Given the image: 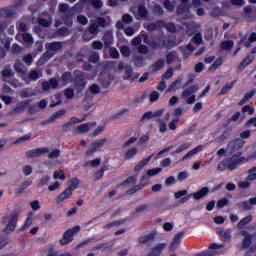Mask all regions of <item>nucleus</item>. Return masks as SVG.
Returning a JSON list of instances; mask_svg holds the SVG:
<instances>
[{
    "label": "nucleus",
    "instance_id": "1",
    "mask_svg": "<svg viewBox=\"0 0 256 256\" xmlns=\"http://www.w3.org/2000/svg\"><path fill=\"white\" fill-rule=\"evenodd\" d=\"M247 163V158L242 156L241 152H237L236 154L232 155L229 158L222 160L218 166V171H235V169H239L241 165Z\"/></svg>",
    "mask_w": 256,
    "mask_h": 256
},
{
    "label": "nucleus",
    "instance_id": "2",
    "mask_svg": "<svg viewBox=\"0 0 256 256\" xmlns=\"http://www.w3.org/2000/svg\"><path fill=\"white\" fill-rule=\"evenodd\" d=\"M63 49V42H50L46 44V52L42 55V57L38 60L40 65L43 63H47L50 59H53V56L57 53V51H61Z\"/></svg>",
    "mask_w": 256,
    "mask_h": 256
},
{
    "label": "nucleus",
    "instance_id": "3",
    "mask_svg": "<svg viewBox=\"0 0 256 256\" xmlns=\"http://www.w3.org/2000/svg\"><path fill=\"white\" fill-rule=\"evenodd\" d=\"M81 231V226H74L73 228H69L66 232H64L62 238L59 243L62 246L69 245L72 243L74 235H77Z\"/></svg>",
    "mask_w": 256,
    "mask_h": 256
},
{
    "label": "nucleus",
    "instance_id": "4",
    "mask_svg": "<svg viewBox=\"0 0 256 256\" xmlns=\"http://www.w3.org/2000/svg\"><path fill=\"white\" fill-rule=\"evenodd\" d=\"M199 91V84H194L182 92V98L186 99L188 105L195 103V93Z\"/></svg>",
    "mask_w": 256,
    "mask_h": 256
},
{
    "label": "nucleus",
    "instance_id": "5",
    "mask_svg": "<svg viewBox=\"0 0 256 256\" xmlns=\"http://www.w3.org/2000/svg\"><path fill=\"white\" fill-rule=\"evenodd\" d=\"M18 221H19V214L17 212L10 214L9 221L6 227L3 229V233H5L6 235H9V233H13V231L17 229Z\"/></svg>",
    "mask_w": 256,
    "mask_h": 256
},
{
    "label": "nucleus",
    "instance_id": "6",
    "mask_svg": "<svg viewBox=\"0 0 256 256\" xmlns=\"http://www.w3.org/2000/svg\"><path fill=\"white\" fill-rule=\"evenodd\" d=\"M253 205H256V197L240 201L236 204V207L240 213H245V211H251V209H253Z\"/></svg>",
    "mask_w": 256,
    "mask_h": 256
},
{
    "label": "nucleus",
    "instance_id": "7",
    "mask_svg": "<svg viewBox=\"0 0 256 256\" xmlns=\"http://www.w3.org/2000/svg\"><path fill=\"white\" fill-rule=\"evenodd\" d=\"M240 235L244 237L242 240V249H249L253 243V237L256 239V232L251 234L247 230H241Z\"/></svg>",
    "mask_w": 256,
    "mask_h": 256
},
{
    "label": "nucleus",
    "instance_id": "8",
    "mask_svg": "<svg viewBox=\"0 0 256 256\" xmlns=\"http://www.w3.org/2000/svg\"><path fill=\"white\" fill-rule=\"evenodd\" d=\"M31 105V100H24L16 104L15 108L9 112L10 116L22 115L25 113V109Z\"/></svg>",
    "mask_w": 256,
    "mask_h": 256
},
{
    "label": "nucleus",
    "instance_id": "9",
    "mask_svg": "<svg viewBox=\"0 0 256 256\" xmlns=\"http://www.w3.org/2000/svg\"><path fill=\"white\" fill-rule=\"evenodd\" d=\"M107 143V138L99 139L91 143V148L86 151L87 157H91L94 153H97L99 149H102L103 145Z\"/></svg>",
    "mask_w": 256,
    "mask_h": 256
},
{
    "label": "nucleus",
    "instance_id": "10",
    "mask_svg": "<svg viewBox=\"0 0 256 256\" xmlns=\"http://www.w3.org/2000/svg\"><path fill=\"white\" fill-rule=\"evenodd\" d=\"M75 77L73 79L76 87H79V89H85V85H87V82L85 81V74L81 71H74Z\"/></svg>",
    "mask_w": 256,
    "mask_h": 256
},
{
    "label": "nucleus",
    "instance_id": "11",
    "mask_svg": "<svg viewBox=\"0 0 256 256\" xmlns=\"http://www.w3.org/2000/svg\"><path fill=\"white\" fill-rule=\"evenodd\" d=\"M181 4H179L176 8L177 15H185V13H191V4L189 0H180Z\"/></svg>",
    "mask_w": 256,
    "mask_h": 256
},
{
    "label": "nucleus",
    "instance_id": "12",
    "mask_svg": "<svg viewBox=\"0 0 256 256\" xmlns=\"http://www.w3.org/2000/svg\"><path fill=\"white\" fill-rule=\"evenodd\" d=\"M73 197V192L69 190V188H66L62 193H60L56 199L55 203L56 205H61L63 201H67V199H71Z\"/></svg>",
    "mask_w": 256,
    "mask_h": 256
},
{
    "label": "nucleus",
    "instance_id": "13",
    "mask_svg": "<svg viewBox=\"0 0 256 256\" xmlns=\"http://www.w3.org/2000/svg\"><path fill=\"white\" fill-rule=\"evenodd\" d=\"M65 113H67L65 109L58 110L57 112L52 114L47 120L43 121L42 125H49V123H55V121H57V119H61V117H63Z\"/></svg>",
    "mask_w": 256,
    "mask_h": 256
},
{
    "label": "nucleus",
    "instance_id": "14",
    "mask_svg": "<svg viewBox=\"0 0 256 256\" xmlns=\"http://www.w3.org/2000/svg\"><path fill=\"white\" fill-rule=\"evenodd\" d=\"M43 91H49V89H59V80L51 78L49 81L42 82Z\"/></svg>",
    "mask_w": 256,
    "mask_h": 256
},
{
    "label": "nucleus",
    "instance_id": "15",
    "mask_svg": "<svg viewBox=\"0 0 256 256\" xmlns=\"http://www.w3.org/2000/svg\"><path fill=\"white\" fill-rule=\"evenodd\" d=\"M45 153H49V148H38L35 150H29L26 152V156L28 159H33L34 157H41V155H45Z\"/></svg>",
    "mask_w": 256,
    "mask_h": 256
},
{
    "label": "nucleus",
    "instance_id": "16",
    "mask_svg": "<svg viewBox=\"0 0 256 256\" xmlns=\"http://www.w3.org/2000/svg\"><path fill=\"white\" fill-rule=\"evenodd\" d=\"M163 27H165V21L157 20L156 22L147 24L145 29L149 31V33H153V31H157V29H163Z\"/></svg>",
    "mask_w": 256,
    "mask_h": 256
},
{
    "label": "nucleus",
    "instance_id": "17",
    "mask_svg": "<svg viewBox=\"0 0 256 256\" xmlns=\"http://www.w3.org/2000/svg\"><path fill=\"white\" fill-rule=\"evenodd\" d=\"M184 235H185V232H179L174 236V238L169 246L170 251H175L177 249V247H179V245H181V240L183 239Z\"/></svg>",
    "mask_w": 256,
    "mask_h": 256
},
{
    "label": "nucleus",
    "instance_id": "18",
    "mask_svg": "<svg viewBox=\"0 0 256 256\" xmlns=\"http://www.w3.org/2000/svg\"><path fill=\"white\" fill-rule=\"evenodd\" d=\"M207 195H209V187L207 186L203 187L197 192L191 193L194 201H199L200 199H203V197H207Z\"/></svg>",
    "mask_w": 256,
    "mask_h": 256
},
{
    "label": "nucleus",
    "instance_id": "19",
    "mask_svg": "<svg viewBox=\"0 0 256 256\" xmlns=\"http://www.w3.org/2000/svg\"><path fill=\"white\" fill-rule=\"evenodd\" d=\"M90 125L93 127L97 125V122L94 123H85L82 125H79L77 128V131H74L75 135H83L85 133H89Z\"/></svg>",
    "mask_w": 256,
    "mask_h": 256
},
{
    "label": "nucleus",
    "instance_id": "20",
    "mask_svg": "<svg viewBox=\"0 0 256 256\" xmlns=\"http://www.w3.org/2000/svg\"><path fill=\"white\" fill-rule=\"evenodd\" d=\"M155 237H157V231H153L147 235L140 236L139 243H140V245H145L146 243H149L150 241H154Z\"/></svg>",
    "mask_w": 256,
    "mask_h": 256
},
{
    "label": "nucleus",
    "instance_id": "21",
    "mask_svg": "<svg viewBox=\"0 0 256 256\" xmlns=\"http://www.w3.org/2000/svg\"><path fill=\"white\" fill-rule=\"evenodd\" d=\"M255 94H256V89H252L251 91L246 92L244 97L238 102V105L240 107L245 105L247 101H251V99H253Z\"/></svg>",
    "mask_w": 256,
    "mask_h": 256
},
{
    "label": "nucleus",
    "instance_id": "22",
    "mask_svg": "<svg viewBox=\"0 0 256 256\" xmlns=\"http://www.w3.org/2000/svg\"><path fill=\"white\" fill-rule=\"evenodd\" d=\"M254 60H255V56H251V55L244 58L238 66L239 71H245L246 67H248V65H251L252 61Z\"/></svg>",
    "mask_w": 256,
    "mask_h": 256
},
{
    "label": "nucleus",
    "instance_id": "23",
    "mask_svg": "<svg viewBox=\"0 0 256 256\" xmlns=\"http://www.w3.org/2000/svg\"><path fill=\"white\" fill-rule=\"evenodd\" d=\"M60 81L62 82V85H69V83H73V73L69 71L64 72L60 77Z\"/></svg>",
    "mask_w": 256,
    "mask_h": 256
},
{
    "label": "nucleus",
    "instance_id": "24",
    "mask_svg": "<svg viewBox=\"0 0 256 256\" xmlns=\"http://www.w3.org/2000/svg\"><path fill=\"white\" fill-rule=\"evenodd\" d=\"M104 47H111L113 45V32L106 31L103 35Z\"/></svg>",
    "mask_w": 256,
    "mask_h": 256
},
{
    "label": "nucleus",
    "instance_id": "25",
    "mask_svg": "<svg viewBox=\"0 0 256 256\" xmlns=\"http://www.w3.org/2000/svg\"><path fill=\"white\" fill-rule=\"evenodd\" d=\"M14 69L18 75H27V68L23 65V62L17 60L14 64Z\"/></svg>",
    "mask_w": 256,
    "mask_h": 256
},
{
    "label": "nucleus",
    "instance_id": "26",
    "mask_svg": "<svg viewBox=\"0 0 256 256\" xmlns=\"http://www.w3.org/2000/svg\"><path fill=\"white\" fill-rule=\"evenodd\" d=\"M167 247V243H159L156 246H154L152 248V250L150 251V253H153L154 255H159L161 256V254L163 253V251H165V248Z\"/></svg>",
    "mask_w": 256,
    "mask_h": 256
},
{
    "label": "nucleus",
    "instance_id": "27",
    "mask_svg": "<svg viewBox=\"0 0 256 256\" xmlns=\"http://www.w3.org/2000/svg\"><path fill=\"white\" fill-rule=\"evenodd\" d=\"M137 153H139V149L137 147H132L128 149L124 154L125 161H129V159H133Z\"/></svg>",
    "mask_w": 256,
    "mask_h": 256
},
{
    "label": "nucleus",
    "instance_id": "28",
    "mask_svg": "<svg viewBox=\"0 0 256 256\" xmlns=\"http://www.w3.org/2000/svg\"><path fill=\"white\" fill-rule=\"evenodd\" d=\"M235 47V42L233 40H226L220 43V49L222 51H231Z\"/></svg>",
    "mask_w": 256,
    "mask_h": 256
},
{
    "label": "nucleus",
    "instance_id": "29",
    "mask_svg": "<svg viewBox=\"0 0 256 256\" xmlns=\"http://www.w3.org/2000/svg\"><path fill=\"white\" fill-rule=\"evenodd\" d=\"M229 135H231V130H224L222 134L216 138V143H218L219 145H223L225 143V140L229 138Z\"/></svg>",
    "mask_w": 256,
    "mask_h": 256
},
{
    "label": "nucleus",
    "instance_id": "30",
    "mask_svg": "<svg viewBox=\"0 0 256 256\" xmlns=\"http://www.w3.org/2000/svg\"><path fill=\"white\" fill-rule=\"evenodd\" d=\"M218 235L222 237L223 241H231V229H218L217 230Z\"/></svg>",
    "mask_w": 256,
    "mask_h": 256
},
{
    "label": "nucleus",
    "instance_id": "31",
    "mask_svg": "<svg viewBox=\"0 0 256 256\" xmlns=\"http://www.w3.org/2000/svg\"><path fill=\"white\" fill-rule=\"evenodd\" d=\"M243 145H245V142L241 138H237L234 141H231L228 144V147H232L233 149L239 150L242 149Z\"/></svg>",
    "mask_w": 256,
    "mask_h": 256
},
{
    "label": "nucleus",
    "instance_id": "32",
    "mask_svg": "<svg viewBox=\"0 0 256 256\" xmlns=\"http://www.w3.org/2000/svg\"><path fill=\"white\" fill-rule=\"evenodd\" d=\"M149 161H151V156H148L147 158L142 159V160L134 167L135 173H139V171H141L146 165L149 164Z\"/></svg>",
    "mask_w": 256,
    "mask_h": 256
},
{
    "label": "nucleus",
    "instance_id": "33",
    "mask_svg": "<svg viewBox=\"0 0 256 256\" xmlns=\"http://www.w3.org/2000/svg\"><path fill=\"white\" fill-rule=\"evenodd\" d=\"M145 187H147V183H140V184L130 188L129 190H127L126 195H135V193H137V191H141V189H145Z\"/></svg>",
    "mask_w": 256,
    "mask_h": 256
},
{
    "label": "nucleus",
    "instance_id": "34",
    "mask_svg": "<svg viewBox=\"0 0 256 256\" xmlns=\"http://www.w3.org/2000/svg\"><path fill=\"white\" fill-rule=\"evenodd\" d=\"M165 67V60L158 59L156 62L152 64L153 73H157V71H161Z\"/></svg>",
    "mask_w": 256,
    "mask_h": 256
},
{
    "label": "nucleus",
    "instance_id": "35",
    "mask_svg": "<svg viewBox=\"0 0 256 256\" xmlns=\"http://www.w3.org/2000/svg\"><path fill=\"white\" fill-rule=\"evenodd\" d=\"M251 221H253V216L252 215H248L244 218H242L238 224H237V228L238 229H243V227H245L246 225H249V223H251Z\"/></svg>",
    "mask_w": 256,
    "mask_h": 256
},
{
    "label": "nucleus",
    "instance_id": "36",
    "mask_svg": "<svg viewBox=\"0 0 256 256\" xmlns=\"http://www.w3.org/2000/svg\"><path fill=\"white\" fill-rule=\"evenodd\" d=\"M80 183L81 181L79 180V178L73 177L72 179H70L69 186L67 187V189H69L73 193L75 189L79 187Z\"/></svg>",
    "mask_w": 256,
    "mask_h": 256
},
{
    "label": "nucleus",
    "instance_id": "37",
    "mask_svg": "<svg viewBox=\"0 0 256 256\" xmlns=\"http://www.w3.org/2000/svg\"><path fill=\"white\" fill-rule=\"evenodd\" d=\"M189 147H191V142H186L180 145L174 152L171 153V155H177L179 153H183V151H187Z\"/></svg>",
    "mask_w": 256,
    "mask_h": 256
},
{
    "label": "nucleus",
    "instance_id": "38",
    "mask_svg": "<svg viewBox=\"0 0 256 256\" xmlns=\"http://www.w3.org/2000/svg\"><path fill=\"white\" fill-rule=\"evenodd\" d=\"M182 81H183V78L178 77L174 82L170 84L166 93H171V91H175V89H177V85H181Z\"/></svg>",
    "mask_w": 256,
    "mask_h": 256
},
{
    "label": "nucleus",
    "instance_id": "39",
    "mask_svg": "<svg viewBox=\"0 0 256 256\" xmlns=\"http://www.w3.org/2000/svg\"><path fill=\"white\" fill-rule=\"evenodd\" d=\"M203 151V145H199L197 147H195L194 149H192L191 151H189L184 157L183 159H187L189 157H193V155H197V153Z\"/></svg>",
    "mask_w": 256,
    "mask_h": 256
},
{
    "label": "nucleus",
    "instance_id": "40",
    "mask_svg": "<svg viewBox=\"0 0 256 256\" xmlns=\"http://www.w3.org/2000/svg\"><path fill=\"white\" fill-rule=\"evenodd\" d=\"M244 13L248 17L247 21H255L256 17L251 16V13H253V8L250 5L244 7Z\"/></svg>",
    "mask_w": 256,
    "mask_h": 256
},
{
    "label": "nucleus",
    "instance_id": "41",
    "mask_svg": "<svg viewBox=\"0 0 256 256\" xmlns=\"http://www.w3.org/2000/svg\"><path fill=\"white\" fill-rule=\"evenodd\" d=\"M138 15L141 17V19H146V17L149 15V11L145 7V5H140L138 7Z\"/></svg>",
    "mask_w": 256,
    "mask_h": 256
},
{
    "label": "nucleus",
    "instance_id": "42",
    "mask_svg": "<svg viewBox=\"0 0 256 256\" xmlns=\"http://www.w3.org/2000/svg\"><path fill=\"white\" fill-rule=\"evenodd\" d=\"M148 45L151 47V49H163V47H165V43H163L161 40L151 41L148 43Z\"/></svg>",
    "mask_w": 256,
    "mask_h": 256
},
{
    "label": "nucleus",
    "instance_id": "43",
    "mask_svg": "<svg viewBox=\"0 0 256 256\" xmlns=\"http://www.w3.org/2000/svg\"><path fill=\"white\" fill-rule=\"evenodd\" d=\"M243 121L245 119V116H241V112H236L231 116L230 119H228V123H237V121Z\"/></svg>",
    "mask_w": 256,
    "mask_h": 256
},
{
    "label": "nucleus",
    "instance_id": "44",
    "mask_svg": "<svg viewBox=\"0 0 256 256\" xmlns=\"http://www.w3.org/2000/svg\"><path fill=\"white\" fill-rule=\"evenodd\" d=\"M30 225H33V219L31 216H28L24 224L19 228L20 233H23V231L29 229Z\"/></svg>",
    "mask_w": 256,
    "mask_h": 256
},
{
    "label": "nucleus",
    "instance_id": "45",
    "mask_svg": "<svg viewBox=\"0 0 256 256\" xmlns=\"http://www.w3.org/2000/svg\"><path fill=\"white\" fill-rule=\"evenodd\" d=\"M236 81H232L230 84H226L220 91V95H227L231 89L235 86Z\"/></svg>",
    "mask_w": 256,
    "mask_h": 256
},
{
    "label": "nucleus",
    "instance_id": "46",
    "mask_svg": "<svg viewBox=\"0 0 256 256\" xmlns=\"http://www.w3.org/2000/svg\"><path fill=\"white\" fill-rule=\"evenodd\" d=\"M221 15H223V9L219 6L212 8L210 11V17H221Z\"/></svg>",
    "mask_w": 256,
    "mask_h": 256
},
{
    "label": "nucleus",
    "instance_id": "47",
    "mask_svg": "<svg viewBox=\"0 0 256 256\" xmlns=\"http://www.w3.org/2000/svg\"><path fill=\"white\" fill-rule=\"evenodd\" d=\"M223 65V59L222 58H218L215 60V62L209 67V71L213 72V71H217V69H219V67H221Z\"/></svg>",
    "mask_w": 256,
    "mask_h": 256
},
{
    "label": "nucleus",
    "instance_id": "48",
    "mask_svg": "<svg viewBox=\"0 0 256 256\" xmlns=\"http://www.w3.org/2000/svg\"><path fill=\"white\" fill-rule=\"evenodd\" d=\"M88 32L90 35H98L99 34V25L96 22L90 24L88 27Z\"/></svg>",
    "mask_w": 256,
    "mask_h": 256
},
{
    "label": "nucleus",
    "instance_id": "49",
    "mask_svg": "<svg viewBox=\"0 0 256 256\" xmlns=\"http://www.w3.org/2000/svg\"><path fill=\"white\" fill-rule=\"evenodd\" d=\"M0 17H13V10L11 8H0Z\"/></svg>",
    "mask_w": 256,
    "mask_h": 256
},
{
    "label": "nucleus",
    "instance_id": "50",
    "mask_svg": "<svg viewBox=\"0 0 256 256\" xmlns=\"http://www.w3.org/2000/svg\"><path fill=\"white\" fill-rule=\"evenodd\" d=\"M86 3H91L94 9H102L103 8V1L102 0H84Z\"/></svg>",
    "mask_w": 256,
    "mask_h": 256
},
{
    "label": "nucleus",
    "instance_id": "51",
    "mask_svg": "<svg viewBox=\"0 0 256 256\" xmlns=\"http://www.w3.org/2000/svg\"><path fill=\"white\" fill-rule=\"evenodd\" d=\"M31 185H33V181L31 180L24 181L23 184L18 189L17 194L21 195V193H23L25 189H27V187H31Z\"/></svg>",
    "mask_w": 256,
    "mask_h": 256
},
{
    "label": "nucleus",
    "instance_id": "52",
    "mask_svg": "<svg viewBox=\"0 0 256 256\" xmlns=\"http://www.w3.org/2000/svg\"><path fill=\"white\" fill-rule=\"evenodd\" d=\"M163 27H165L168 33H177V26H175V23L173 22L165 23Z\"/></svg>",
    "mask_w": 256,
    "mask_h": 256
},
{
    "label": "nucleus",
    "instance_id": "53",
    "mask_svg": "<svg viewBox=\"0 0 256 256\" xmlns=\"http://www.w3.org/2000/svg\"><path fill=\"white\" fill-rule=\"evenodd\" d=\"M41 77V75L39 74L38 70H31L28 74V79L30 81H37V79H39Z\"/></svg>",
    "mask_w": 256,
    "mask_h": 256
},
{
    "label": "nucleus",
    "instance_id": "54",
    "mask_svg": "<svg viewBox=\"0 0 256 256\" xmlns=\"http://www.w3.org/2000/svg\"><path fill=\"white\" fill-rule=\"evenodd\" d=\"M191 43H195V45H201L203 43V36L201 33L195 34L191 39Z\"/></svg>",
    "mask_w": 256,
    "mask_h": 256
},
{
    "label": "nucleus",
    "instance_id": "55",
    "mask_svg": "<svg viewBox=\"0 0 256 256\" xmlns=\"http://www.w3.org/2000/svg\"><path fill=\"white\" fill-rule=\"evenodd\" d=\"M131 77H133V67L125 66V76L123 77V79L127 81L131 79Z\"/></svg>",
    "mask_w": 256,
    "mask_h": 256
},
{
    "label": "nucleus",
    "instance_id": "56",
    "mask_svg": "<svg viewBox=\"0 0 256 256\" xmlns=\"http://www.w3.org/2000/svg\"><path fill=\"white\" fill-rule=\"evenodd\" d=\"M135 67H143L145 65V58L143 56H136L134 58Z\"/></svg>",
    "mask_w": 256,
    "mask_h": 256
},
{
    "label": "nucleus",
    "instance_id": "57",
    "mask_svg": "<svg viewBox=\"0 0 256 256\" xmlns=\"http://www.w3.org/2000/svg\"><path fill=\"white\" fill-rule=\"evenodd\" d=\"M242 113H248V115H255V108L251 105H245L241 109Z\"/></svg>",
    "mask_w": 256,
    "mask_h": 256
},
{
    "label": "nucleus",
    "instance_id": "58",
    "mask_svg": "<svg viewBox=\"0 0 256 256\" xmlns=\"http://www.w3.org/2000/svg\"><path fill=\"white\" fill-rule=\"evenodd\" d=\"M164 9H167L170 13H172V11H175V4H173L171 0H165Z\"/></svg>",
    "mask_w": 256,
    "mask_h": 256
},
{
    "label": "nucleus",
    "instance_id": "59",
    "mask_svg": "<svg viewBox=\"0 0 256 256\" xmlns=\"http://www.w3.org/2000/svg\"><path fill=\"white\" fill-rule=\"evenodd\" d=\"M256 180V166L248 171L247 181Z\"/></svg>",
    "mask_w": 256,
    "mask_h": 256
},
{
    "label": "nucleus",
    "instance_id": "60",
    "mask_svg": "<svg viewBox=\"0 0 256 256\" xmlns=\"http://www.w3.org/2000/svg\"><path fill=\"white\" fill-rule=\"evenodd\" d=\"M64 97H66V99H73V97H75V91L73 88H66L64 90Z\"/></svg>",
    "mask_w": 256,
    "mask_h": 256
},
{
    "label": "nucleus",
    "instance_id": "61",
    "mask_svg": "<svg viewBox=\"0 0 256 256\" xmlns=\"http://www.w3.org/2000/svg\"><path fill=\"white\" fill-rule=\"evenodd\" d=\"M120 53L122 57H129L131 55V49L129 48V46H122L120 48Z\"/></svg>",
    "mask_w": 256,
    "mask_h": 256
},
{
    "label": "nucleus",
    "instance_id": "62",
    "mask_svg": "<svg viewBox=\"0 0 256 256\" xmlns=\"http://www.w3.org/2000/svg\"><path fill=\"white\" fill-rule=\"evenodd\" d=\"M56 35H59V37H67V35H69V29L67 27H62L57 30Z\"/></svg>",
    "mask_w": 256,
    "mask_h": 256
},
{
    "label": "nucleus",
    "instance_id": "63",
    "mask_svg": "<svg viewBox=\"0 0 256 256\" xmlns=\"http://www.w3.org/2000/svg\"><path fill=\"white\" fill-rule=\"evenodd\" d=\"M256 41V33L253 32L249 38H248V41L244 43L245 47L249 48L251 47V43H255Z\"/></svg>",
    "mask_w": 256,
    "mask_h": 256
},
{
    "label": "nucleus",
    "instance_id": "64",
    "mask_svg": "<svg viewBox=\"0 0 256 256\" xmlns=\"http://www.w3.org/2000/svg\"><path fill=\"white\" fill-rule=\"evenodd\" d=\"M46 256H73L70 253H61L59 255V252L54 251L53 249L48 250V254Z\"/></svg>",
    "mask_w": 256,
    "mask_h": 256
}]
</instances>
